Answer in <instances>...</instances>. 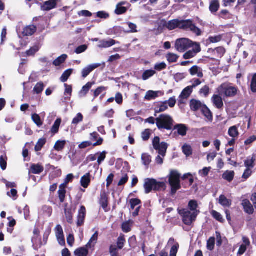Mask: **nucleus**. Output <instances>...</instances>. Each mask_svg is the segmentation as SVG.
<instances>
[{"mask_svg":"<svg viewBox=\"0 0 256 256\" xmlns=\"http://www.w3.org/2000/svg\"><path fill=\"white\" fill-rule=\"evenodd\" d=\"M217 92L224 98H233L237 96L239 90L236 86H233L232 84L224 82L217 88Z\"/></svg>","mask_w":256,"mask_h":256,"instance_id":"1","label":"nucleus"},{"mask_svg":"<svg viewBox=\"0 0 256 256\" xmlns=\"http://www.w3.org/2000/svg\"><path fill=\"white\" fill-rule=\"evenodd\" d=\"M174 120L168 114H162L156 118V125L160 130H173Z\"/></svg>","mask_w":256,"mask_h":256,"instance_id":"2","label":"nucleus"},{"mask_svg":"<svg viewBox=\"0 0 256 256\" xmlns=\"http://www.w3.org/2000/svg\"><path fill=\"white\" fill-rule=\"evenodd\" d=\"M180 174L178 171L171 170L168 176L169 184L171 186L170 193L172 195L174 194L176 192L181 188Z\"/></svg>","mask_w":256,"mask_h":256,"instance_id":"3","label":"nucleus"},{"mask_svg":"<svg viewBox=\"0 0 256 256\" xmlns=\"http://www.w3.org/2000/svg\"><path fill=\"white\" fill-rule=\"evenodd\" d=\"M178 213L182 218L183 223L190 226L196 220L199 211L192 212L186 208L178 209Z\"/></svg>","mask_w":256,"mask_h":256,"instance_id":"4","label":"nucleus"},{"mask_svg":"<svg viewBox=\"0 0 256 256\" xmlns=\"http://www.w3.org/2000/svg\"><path fill=\"white\" fill-rule=\"evenodd\" d=\"M196 42H194L188 38H181L178 39L176 41L175 48L176 50L180 52H183L194 46V44H196Z\"/></svg>","mask_w":256,"mask_h":256,"instance_id":"5","label":"nucleus"},{"mask_svg":"<svg viewBox=\"0 0 256 256\" xmlns=\"http://www.w3.org/2000/svg\"><path fill=\"white\" fill-rule=\"evenodd\" d=\"M186 22L187 20H180L178 19H174L168 21L164 26L170 30H175L176 28L184 30Z\"/></svg>","mask_w":256,"mask_h":256,"instance_id":"6","label":"nucleus"},{"mask_svg":"<svg viewBox=\"0 0 256 256\" xmlns=\"http://www.w3.org/2000/svg\"><path fill=\"white\" fill-rule=\"evenodd\" d=\"M152 146L156 150H158L159 154L163 156L166 155L168 147V144L165 142L160 143V138L158 136H155L153 139Z\"/></svg>","mask_w":256,"mask_h":256,"instance_id":"7","label":"nucleus"},{"mask_svg":"<svg viewBox=\"0 0 256 256\" xmlns=\"http://www.w3.org/2000/svg\"><path fill=\"white\" fill-rule=\"evenodd\" d=\"M34 236L32 238L33 246L35 250H38L42 245V242L40 238V229L35 226L33 231Z\"/></svg>","mask_w":256,"mask_h":256,"instance_id":"8","label":"nucleus"},{"mask_svg":"<svg viewBox=\"0 0 256 256\" xmlns=\"http://www.w3.org/2000/svg\"><path fill=\"white\" fill-rule=\"evenodd\" d=\"M192 50L186 52L184 55L183 58L185 60H188L194 58L197 54L201 51L200 44L198 42L194 44Z\"/></svg>","mask_w":256,"mask_h":256,"instance_id":"9","label":"nucleus"},{"mask_svg":"<svg viewBox=\"0 0 256 256\" xmlns=\"http://www.w3.org/2000/svg\"><path fill=\"white\" fill-rule=\"evenodd\" d=\"M86 215V210L84 206H81L78 210L76 224L78 226H82L84 222Z\"/></svg>","mask_w":256,"mask_h":256,"instance_id":"10","label":"nucleus"},{"mask_svg":"<svg viewBox=\"0 0 256 256\" xmlns=\"http://www.w3.org/2000/svg\"><path fill=\"white\" fill-rule=\"evenodd\" d=\"M184 30H190L195 34L197 36H200L202 34V30L196 26L192 20H187Z\"/></svg>","mask_w":256,"mask_h":256,"instance_id":"11","label":"nucleus"},{"mask_svg":"<svg viewBox=\"0 0 256 256\" xmlns=\"http://www.w3.org/2000/svg\"><path fill=\"white\" fill-rule=\"evenodd\" d=\"M241 205L242 206L246 214L250 215L254 214V206L248 199L242 200Z\"/></svg>","mask_w":256,"mask_h":256,"instance_id":"12","label":"nucleus"},{"mask_svg":"<svg viewBox=\"0 0 256 256\" xmlns=\"http://www.w3.org/2000/svg\"><path fill=\"white\" fill-rule=\"evenodd\" d=\"M68 184H66L64 182V183L61 184L59 186V190L58 192V197L59 198V200L60 203L64 202L66 197V187Z\"/></svg>","mask_w":256,"mask_h":256,"instance_id":"13","label":"nucleus"},{"mask_svg":"<svg viewBox=\"0 0 256 256\" xmlns=\"http://www.w3.org/2000/svg\"><path fill=\"white\" fill-rule=\"evenodd\" d=\"M222 96L218 94H214L212 98V101L214 106L218 109H222L224 107Z\"/></svg>","mask_w":256,"mask_h":256,"instance_id":"14","label":"nucleus"},{"mask_svg":"<svg viewBox=\"0 0 256 256\" xmlns=\"http://www.w3.org/2000/svg\"><path fill=\"white\" fill-rule=\"evenodd\" d=\"M90 140L91 142L96 140L92 144L94 147L101 146L104 142L103 138L100 137L99 134L96 132L90 134Z\"/></svg>","mask_w":256,"mask_h":256,"instance_id":"15","label":"nucleus"},{"mask_svg":"<svg viewBox=\"0 0 256 256\" xmlns=\"http://www.w3.org/2000/svg\"><path fill=\"white\" fill-rule=\"evenodd\" d=\"M154 178H147L144 180V192L146 194H148L152 190H154Z\"/></svg>","mask_w":256,"mask_h":256,"instance_id":"16","label":"nucleus"},{"mask_svg":"<svg viewBox=\"0 0 256 256\" xmlns=\"http://www.w3.org/2000/svg\"><path fill=\"white\" fill-rule=\"evenodd\" d=\"M242 242L244 244L240 246L237 253L238 256L242 255L246 252L247 247L249 246L250 244L249 238L246 236L242 237Z\"/></svg>","mask_w":256,"mask_h":256,"instance_id":"17","label":"nucleus"},{"mask_svg":"<svg viewBox=\"0 0 256 256\" xmlns=\"http://www.w3.org/2000/svg\"><path fill=\"white\" fill-rule=\"evenodd\" d=\"M108 196L106 192L104 191L102 192L100 194V199L99 203L106 212L108 211L107 210V207L108 206Z\"/></svg>","mask_w":256,"mask_h":256,"instance_id":"18","label":"nucleus"},{"mask_svg":"<svg viewBox=\"0 0 256 256\" xmlns=\"http://www.w3.org/2000/svg\"><path fill=\"white\" fill-rule=\"evenodd\" d=\"M192 90L191 88V87L188 86L184 88L180 96V99L178 100V103L180 104H184L183 100L187 99L192 94Z\"/></svg>","mask_w":256,"mask_h":256,"instance_id":"19","label":"nucleus"},{"mask_svg":"<svg viewBox=\"0 0 256 256\" xmlns=\"http://www.w3.org/2000/svg\"><path fill=\"white\" fill-rule=\"evenodd\" d=\"M44 170V166L40 164H32L29 170V174H40Z\"/></svg>","mask_w":256,"mask_h":256,"instance_id":"20","label":"nucleus"},{"mask_svg":"<svg viewBox=\"0 0 256 256\" xmlns=\"http://www.w3.org/2000/svg\"><path fill=\"white\" fill-rule=\"evenodd\" d=\"M204 104H202L200 101L196 99H192L190 102V106L192 110L196 112L202 108Z\"/></svg>","mask_w":256,"mask_h":256,"instance_id":"21","label":"nucleus"},{"mask_svg":"<svg viewBox=\"0 0 256 256\" xmlns=\"http://www.w3.org/2000/svg\"><path fill=\"white\" fill-rule=\"evenodd\" d=\"M57 5V0H49L44 2L43 6H42V10L45 11H48L54 8Z\"/></svg>","mask_w":256,"mask_h":256,"instance_id":"22","label":"nucleus"},{"mask_svg":"<svg viewBox=\"0 0 256 256\" xmlns=\"http://www.w3.org/2000/svg\"><path fill=\"white\" fill-rule=\"evenodd\" d=\"M90 177V174L88 172L81 178L80 182L82 187L84 188H88L91 182Z\"/></svg>","mask_w":256,"mask_h":256,"instance_id":"23","label":"nucleus"},{"mask_svg":"<svg viewBox=\"0 0 256 256\" xmlns=\"http://www.w3.org/2000/svg\"><path fill=\"white\" fill-rule=\"evenodd\" d=\"M37 28L34 25H30L24 28L22 34L24 36H30L36 31Z\"/></svg>","mask_w":256,"mask_h":256,"instance_id":"24","label":"nucleus"},{"mask_svg":"<svg viewBox=\"0 0 256 256\" xmlns=\"http://www.w3.org/2000/svg\"><path fill=\"white\" fill-rule=\"evenodd\" d=\"M76 211V208L73 209H66L64 210V216L66 218V222L69 224L73 223L74 214Z\"/></svg>","mask_w":256,"mask_h":256,"instance_id":"25","label":"nucleus"},{"mask_svg":"<svg viewBox=\"0 0 256 256\" xmlns=\"http://www.w3.org/2000/svg\"><path fill=\"white\" fill-rule=\"evenodd\" d=\"M174 130H178V134L181 136H185L188 130L186 126L184 124H177L173 127Z\"/></svg>","mask_w":256,"mask_h":256,"instance_id":"26","label":"nucleus"},{"mask_svg":"<svg viewBox=\"0 0 256 256\" xmlns=\"http://www.w3.org/2000/svg\"><path fill=\"white\" fill-rule=\"evenodd\" d=\"M126 4V2H121L118 3L116 6V8L114 12L115 14L117 15H121L125 14L128 10V8L122 6Z\"/></svg>","mask_w":256,"mask_h":256,"instance_id":"27","label":"nucleus"},{"mask_svg":"<svg viewBox=\"0 0 256 256\" xmlns=\"http://www.w3.org/2000/svg\"><path fill=\"white\" fill-rule=\"evenodd\" d=\"M115 44L116 41L112 39H110L109 40H103L99 42L98 46L100 48H108L114 45Z\"/></svg>","mask_w":256,"mask_h":256,"instance_id":"28","label":"nucleus"},{"mask_svg":"<svg viewBox=\"0 0 256 256\" xmlns=\"http://www.w3.org/2000/svg\"><path fill=\"white\" fill-rule=\"evenodd\" d=\"M154 192L164 191L166 190V186L164 182H158L154 179Z\"/></svg>","mask_w":256,"mask_h":256,"instance_id":"29","label":"nucleus"},{"mask_svg":"<svg viewBox=\"0 0 256 256\" xmlns=\"http://www.w3.org/2000/svg\"><path fill=\"white\" fill-rule=\"evenodd\" d=\"M219 204L224 207H230L232 205V202L230 200L228 199L223 194H221L219 197Z\"/></svg>","mask_w":256,"mask_h":256,"instance_id":"30","label":"nucleus"},{"mask_svg":"<svg viewBox=\"0 0 256 256\" xmlns=\"http://www.w3.org/2000/svg\"><path fill=\"white\" fill-rule=\"evenodd\" d=\"M190 73L192 76L197 74L198 78H202L204 74L201 68L197 66H192L189 70Z\"/></svg>","mask_w":256,"mask_h":256,"instance_id":"31","label":"nucleus"},{"mask_svg":"<svg viewBox=\"0 0 256 256\" xmlns=\"http://www.w3.org/2000/svg\"><path fill=\"white\" fill-rule=\"evenodd\" d=\"M256 156L252 155V156H248L244 160V164L245 166L248 168H252L255 166Z\"/></svg>","mask_w":256,"mask_h":256,"instance_id":"32","label":"nucleus"},{"mask_svg":"<svg viewBox=\"0 0 256 256\" xmlns=\"http://www.w3.org/2000/svg\"><path fill=\"white\" fill-rule=\"evenodd\" d=\"M220 3L218 0H212L210 4L209 9L212 14L216 12L220 8Z\"/></svg>","mask_w":256,"mask_h":256,"instance_id":"33","label":"nucleus"},{"mask_svg":"<svg viewBox=\"0 0 256 256\" xmlns=\"http://www.w3.org/2000/svg\"><path fill=\"white\" fill-rule=\"evenodd\" d=\"M61 122L62 119L60 118H58L56 120L50 130V132L52 135H54L58 132Z\"/></svg>","mask_w":256,"mask_h":256,"instance_id":"34","label":"nucleus"},{"mask_svg":"<svg viewBox=\"0 0 256 256\" xmlns=\"http://www.w3.org/2000/svg\"><path fill=\"white\" fill-rule=\"evenodd\" d=\"M94 84V82H88L86 85L82 86L80 92V94L83 96H86Z\"/></svg>","mask_w":256,"mask_h":256,"instance_id":"35","label":"nucleus"},{"mask_svg":"<svg viewBox=\"0 0 256 256\" xmlns=\"http://www.w3.org/2000/svg\"><path fill=\"white\" fill-rule=\"evenodd\" d=\"M202 114L210 120L212 121L213 120V116L212 112L206 105H204L202 109Z\"/></svg>","mask_w":256,"mask_h":256,"instance_id":"36","label":"nucleus"},{"mask_svg":"<svg viewBox=\"0 0 256 256\" xmlns=\"http://www.w3.org/2000/svg\"><path fill=\"white\" fill-rule=\"evenodd\" d=\"M67 58L68 56L66 54H63L54 60L52 64L56 66H60L64 62Z\"/></svg>","mask_w":256,"mask_h":256,"instance_id":"37","label":"nucleus"},{"mask_svg":"<svg viewBox=\"0 0 256 256\" xmlns=\"http://www.w3.org/2000/svg\"><path fill=\"white\" fill-rule=\"evenodd\" d=\"M74 254L76 256H87L88 254V250L84 247L79 248L75 250Z\"/></svg>","mask_w":256,"mask_h":256,"instance_id":"38","label":"nucleus"},{"mask_svg":"<svg viewBox=\"0 0 256 256\" xmlns=\"http://www.w3.org/2000/svg\"><path fill=\"white\" fill-rule=\"evenodd\" d=\"M64 86L65 87V90L64 92V96H68L64 98L66 100H70L72 95V88L71 85H68L66 84H64Z\"/></svg>","mask_w":256,"mask_h":256,"instance_id":"39","label":"nucleus"},{"mask_svg":"<svg viewBox=\"0 0 256 256\" xmlns=\"http://www.w3.org/2000/svg\"><path fill=\"white\" fill-rule=\"evenodd\" d=\"M228 135L232 138H236L239 136V132L236 126H234L229 128L228 130Z\"/></svg>","mask_w":256,"mask_h":256,"instance_id":"40","label":"nucleus"},{"mask_svg":"<svg viewBox=\"0 0 256 256\" xmlns=\"http://www.w3.org/2000/svg\"><path fill=\"white\" fill-rule=\"evenodd\" d=\"M167 101L162 102L159 106H158L154 109V116H156V114L164 112L168 109Z\"/></svg>","mask_w":256,"mask_h":256,"instance_id":"41","label":"nucleus"},{"mask_svg":"<svg viewBox=\"0 0 256 256\" xmlns=\"http://www.w3.org/2000/svg\"><path fill=\"white\" fill-rule=\"evenodd\" d=\"M234 171H226L222 174V178L228 182H231L234 178Z\"/></svg>","mask_w":256,"mask_h":256,"instance_id":"42","label":"nucleus"},{"mask_svg":"<svg viewBox=\"0 0 256 256\" xmlns=\"http://www.w3.org/2000/svg\"><path fill=\"white\" fill-rule=\"evenodd\" d=\"M72 73V70L71 68L65 70L60 78V81L63 82H66Z\"/></svg>","mask_w":256,"mask_h":256,"instance_id":"43","label":"nucleus"},{"mask_svg":"<svg viewBox=\"0 0 256 256\" xmlns=\"http://www.w3.org/2000/svg\"><path fill=\"white\" fill-rule=\"evenodd\" d=\"M46 142V138H42L38 140V142H37L35 147H34V150L36 152H39L41 150L43 146H44Z\"/></svg>","mask_w":256,"mask_h":256,"instance_id":"44","label":"nucleus"},{"mask_svg":"<svg viewBox=\"0 0 256 256\" xmlns=\"http://www.w3.org/2000/svg\"><path fill=\"white\" fill-rule=\"evenodd\" d=\"M179 56L176 54L168 52L166 55V58L167 59V60L170 63H172V62H177Z\"/></svg>","mask_w":256,"mask_h":256,"instance_id":"45","label":"nucleus"},{"mask_svg":"<svg viewBox=\"0 0 256 256\" xmlns=\"http://www.w3.org/2000/svg\"><path fill=\"white\" fill-rule=\"evenodd\" d=\"M216 239L214 236L210 237L207 240L206 248L209 250H212L214 248Z\"/></svg>","mask_w":256,"mask_h":256,"instance_id":"46","label":"nucleus"},{"mask_svg":"<svg viewBox=\"0 0 256 256\" xmlns=\"http://www.w3.org/2000/svg\"><path fill=\"white\" fill-rule=\"evenodd\" d=\"M126 243V239L124 238V234H120V236L118 238L117 240V248L119 250H122Z\"/></svg>","mask_w":256,"mask_h":256,"instance_id":"47","label":"nucleus"},{"mask_svg":"<svg viewBox=\"0 0 256 256\" xmlns=\"http://www.w3.org/2000/svg\"><path fill=\"white\" fill-rule=\"evenodd\" d=\"M66 144L65 140H58L54 146V148L56 151H62L64 148Z\"/></svg>","mask_w":256,"mask_h":256,"instance_id":"48","label":"nucleus"},{"mask_svg":"<svg viewBox=\"0 0 256 256\" xmlns=\"http://www.w3.org/2000/svg\"><path fill=\"white\" fill-rule=\"evenodd\" d=\"M158 92H154L152 90H149L146 92L145 96V98L148 100L155 99L158 97Z\"/></svg>","mask_w":256,"mask_h":256,"instance_id":"49","label":"nucleus"},{"mask_svg":"<svg viewBox=\"0 0 256 256\" xmlns=\"http://www.w3.org/2000/svg\"><path fill=\"white\" fill-rule=\"evenodd\" d=\"M155 74L156 72L154 70H146L144 72L142 75V78L144 80H146L150 78L152 76Z\"/></svg>","mask_w":256,"mask_h":256,"instance_id":"50","label":"nucleus"},{"mask_svg":"<svg viewBox=\"0 0 256 256\" xmlns=\"http://www.w3.org/2000/svg\"><path fill=\"white\" fill-rule=\"evenodd\" d=\"M44 88V85L42 82H38L34 88V92L36 94H40L42 92Z\"/></svg>","mask_w":256,"mask_h":256,"instance_id":"51","label":"nucleus"},{"mask_svg":"<svg viewBox=\"0 0 256 256\" xmlns=\"http://www.w3.org/2000/svg\"><path fill=\"white\" fill-rule=\"evenodd\" d=\"M152 132V130L148 128L146 129L144 132L142 133V138L144 141H147L148 140Z\"/></svg>","mask_w":256,"mask_h":256,"instance_id":"52","label":"nucleus"},{"mask_svg":"<svg viewBox=\"0 0 256 256\" xmlns=\"http://www.w3.org/2000/svg\"><path fill=\"white\" fill-rule=\"evenodd\" d=\"M211 214L212 216V217L214 219H216V220H218V222H219L221 223L224 222V220L222 216L218 212L214 210H213L211 212Z\"/></svg>","mask_w":256,"mask_h":256,"instance_id":"53","label":"nucleus"},{"mask_svg":"<svg viewBox=\"0 0 256 256\" xmlns=\"http://www.w3.org/2000/svg\"><path fill=\"white\" fill-rule=\"evenodd\" d=\"M32 118L33 122L36 124L38 126L40 127L42 125L43 122L41 120L40 116L38 114H32Z\"/></svg>","mask_w":256,"mask_h":256,"instance_id":"54","label":"nucleus"},{"mask_svg":"<svg viewBox=\"0 0 256 256\" xmlns=\"http://www.w3.org/2000/svg\"><path fill=\"white\" fill-rule=\"evenodd\" d=\"M142 160L144 166H148L151 162V156L148 154H143L142 155Z\"/></svg>","mask_w":256,"mask_h":256,"instance_id":"55","label":"nucleus"},{"mask_svg":"<svg viewBox=\"0 0 256 256\" xmlns=\"http://www.w3.org/2000/svg\"><path fill=\"white\" fill-rule=\"evenodd\" d=\"M7 160L8 158L6 155L1 156H0V166L3 170H6V168Z\"/></svg>","mask_w":256,"mask_h":256,"instance_id":"56","label":"nucleus"},{"mask_svg":"<svg viewBox=\"0 0 256 256\" xmlns=\"http://www.w3.org/2000/svg\"><path fill=\"white\" fill-rule=\"evenodd\" d=\"M98 232L96 231L94 234L92 236L86 245V247L90 248L91 244L93 243L94 244L96 243L98 239Z\"/></svg>","mask_w":256,"mask_h":256,"instance_id":"57","label":"nucleus"},{"mask_svg":"<svg viewBox=\"0 0 256 256\" xmlns=\"http://www.w3.org/2000/svg\"><path fill=\"white\" fill-rule=\"evenodd\" d=\"M182 179L184 180H188V186H190L194 182V178L193 176L190 173L185 174L182 177Z\"/></svg>","mask_w":256,"mask_h":256,"instance_id":"58","label":"nucleus"},{"mask_svg":"<svg viewBox=\"0 0 256 256\" xmlns=\"http://www.w3.org/2000/svg\"><path fill=\"white\" fill-rule=\"evenodd\" d=\"M182 149L183 152L186 156H188L192 154V148L190 145L184 144L182 146Z\"/></svg>","mask_w":256,"mask_h":256,"instance_id":"59","label":"nucleus"},{"mask_svg":"<svg viewBox=\"0 0 256 256\" xmlns=\"http://www.w3.org/2000/svg\"><path fill=\"white\" fill-rule=\"evenodd\" d=\"M188 208L192 212L198 211L196 210L198 208L197 202L195 200H190L188 204Z\"/></svg>","mask_w":256,"mask_h":256,"instance_id":"60","label":"nucleus"},{"mask_svg":"<svg viewBox=\"0 0 256 256\" xmlns=\"http://www.w3.org/2000/svg\"><path fill=\"white\" fill-rule=\"evenodd\" d=\"M118 248L115 245H110L109 248V252L111 256H119Z\"/></svg>","mask_w":256,"mask_h":256,"instance_id":"61","label":"nucleus"},{"mask_svg":"<svg viewBox=\"0 0 256 256\" xmlns=\"http://www.w3.org/2000/svg\"><path fill=\"white\" fill-rule=\"evenodd\" d=\"M39 50L38 47L36 46L30 48L26 51V54L27 56H34L35 54Z\"/></svg>","mask_w":256,"mask_h":256,"instance_id":"62","label":"nucleus"},{"mask_svg":"<svg viewBox=\"0 0 256 256\" xmlns=\"http://www.w3.org/2000/svg\"><path fill=\"white\" fill-rule=\"evenodd\" d=\"M179 248L178 243H176L171 248L170 256H176L177 252Z\"/></svg>","mask_w":256,"mask_h":256,"instance_id":"63","label":"nucleus"},{"mask_svg":"<svg viewBox=\"0 0 256 256\" xmlns=\"http://www.w3.org/2000/svg\"><path fill=\"white\" fill-rule=\"evenodd\" d=\"M250 90L252 92H256V73L252 76L250 83Z\"/></svg>","mask_w":256,"mask_h":256,"instance_id":"64","label":"nucleus"}]
</instances>
